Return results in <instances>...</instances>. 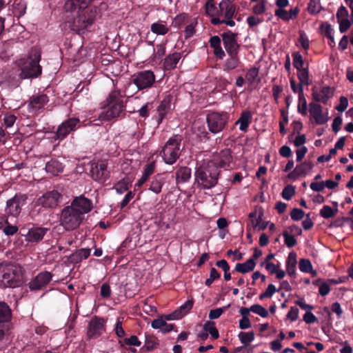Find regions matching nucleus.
Segmentation results:
<instances>
[{"label":"nucleus","instance_id":"nucleus-1","mask_svg":"<svg viewBox=\"0 0 353 353\" xmlns=\"http://www.w3.org/2000/svg\"><path fill=\"white\" fill-rule=\"evenodd\" d=\"M24 281V270L20 265L13 263L0 265V287L18 288Z\"/></svg>","mask_w":353,"mask_h":353},{"label":"nucleus","instance_id":"nucleus-2","mask_svg":"<svg viewBox=\"0 0 353 353\" xmlns=\"http://www.w3.org/2000/svg\"><path fill=\"white\" fill-rule=\"evenodd\" d=\"M41 58L40 52L36 49H31L26 57L17 61L18 70L20 71V79L37 77L41 73V67L39 65Z\"/></svg>","mask_w":353,"mask_h":353},{"label":"nucleus","instance_id":"nucleus-3","mask_svg":"<svg viewBox=\"0 0 353 353\" xmlns=\"http://www.w3.org/2000/svg\"><path fill=\"white\" fill-rule=\"evenodd\" d=\"M219 171L214 163L203 164L195 172L198 185L203 189H210L217 183Z\"/></svg>","mask_w":353,"mask_h":353},{"label":"nucleus","instance_id":"nucleus-4","mask_svg":"<svg viewBox=\"0 0 353 353\" xmlns=\"http://www.w3.org/2000/svg\"><path fill=\"white\" fill-rule=\"evenodd\" d=\"M182 139L181 135L175 134L167 141L160 152L165 163L172 165L176 161L181 154Z\"/></svg>","mask_w":353,"mask_h":353},{"label":"nucleus","instance_id":"nucleus-5","mask_svg":"<svg viewBox=\"0 0 353 353\" xmlns=\"http://www.w3.org/2000/svg\"><path fill=\"white\" fill-rule=\"evenodd\" d=\"M236 16V6L230 0H222L219 4L217 17H213L210 21L213 25L225 23L233 27L235 22L232 19Z\"/></svg>","mask_w":353,"mask_h":353},{"label":"nucleus","instance_id":"nucleus-6","mask_svg":"<svg viewBox=\"0 0 353 353\" xmlns=\"http://www.w3.org/2000/svg\"><path fill=\"white\" fill-rule=\"evenodd\" d=\"M299 82L298 85L294 79L290 80V86L292 91L299 94L298 110L302 114H307V100L303 93L304 87L309 85V77H306L305 72H301L298 74Z\"/></svg>","mask_w":353,"mask_h":353},{"label":"nucleus","instance_id":"nucleus-7","mask_svg":"<svg viewBox=\"0 0 353 353\" xmlns=\"http://www.w3.org/2000/svg\"><path fill=\"white\" fill-rule=\"evenodd\" d=\"M83 220L81 216L72 208L69 205L63 208L60 214V225L65 230L70 231L77 228Z\"/></svg>","mask_w":353,"mask_h":353},{"label":"nucleus","instance_id":"nucleus-8","mask_svg":"<svg viewBox=\"0 0 353 353\" xmlns=\"http://www.w3.org/2000/svg\"><path fill=\"white\" fill-rule=\"evenodd\" d=\"M228 120L229 115L226 112H212L206 118L208 129L213 134L221 132L225 128Z\"/></svg>","mask_w":353,"mask_h":353},{"label":"nucleus","instance_id":"nucleus-9","mask_svg":"<svg viewBox=\"0 0 353 353\" xmlns=\"http://www.w3.org/2000/svg\"><path fill=\"white\" fill-rule=\"evenodd\" d=\"M96 15L97 10L95 9H90L78 14L74 19L72 30L79 34L83 33L94 23Z\"/></svg>","mask_w":353,"mask_h":353},{"label":"nucleus","instance_id":"nucleus-10","mask_svg":"<svg viewBox=\"0 0 353 353\" xmlns=\"http://www.w3.org/2000/svg\"><path fill=\"white\" fill-rule=\"evenodd\" d=\"M124 109L123 102V101H117L114 104H112L108 110H104L100 113L99 115V118L97 121H99L101 123L103 121H108L111 119H113L120 115V114L123 112ZM100 123L97 122V120L94 119L91 121L87 125H100Z\"/></svg>","mask_w":353,"mask_h":353},{"label":"nucleus","instance_id":"nucleus-11","mask_svg":"<svg viewBox=\"0 0 353 353\" xmlns=\"http://www.w3.org/2000/svg\"><path fill=\"white\" fill-rule=\"evenodd\" d=\"M80 127V120L77 117H70L63 121L57 128L55 133L57 139L63 140L71 132Z\"/></svg>","mask_w":353,"mask_h":353},{"label":"nucleus","instance_id":"nucleus-12","mask_svg":"<svg viewBox=\"0 0 353 353\" xmlns=\"http://www.w3.org/2000/svg\"><path fill=\"white\" fill-rule=\"evenodd\" d=\"M26 194H16L6 202V213L12 216H17L21 213L22 207L26 204Z\"/></svg>","mask_w":353,"mask_h":353},{"label":"nucleus","instance_id":"nucleus-13","mask_svg":"<svg viewBox=\"0 0 353 353\" xmlns=\"http://www.w3.org/2000/svg\"><path fill=\"white\" fill-rule=\"evenodd\" d=\"M133 83L139 90L150 88L155 81V76L150 70L139 72L134 76Z\"/></svg>","mask_w":353,"mask_h":353},{"label":"nucleus","instance_id":"nucleus-14","mask_svg":"<svg viewBox=\"0 0 353 353\" xmlns=\"http://www.w3.org/2000/svg\"><path fill=\"white\" fill-rule=\"evenodd\" d=\"M105 321L104 319L97 316L92 317L88 325V336L91 339L97 338L101 336L105 332Z\"/></svg>","mask_w":353,"mask_h":353},{"label":"nucleus","instance_id":"nucleus-15","mask_svg":"<svg viewBox=\"0 0 353 353\" xmlns=\"http://www.w3.org/2000/svg\"><path fill=\"white\" fill-rule=\"evenodd\" d=\"M69 206L72 208L81 216L90 212L93 208L92 201L83 195L75 197Z\"/></svg>","mask_w":353,"mask_h":353},{"label":"nucleus","instance_id":"nucleus-16","mask_svg":"<svg viewBox=\"0 0 353 353\" xmlns=\"http://www.w3.org/2000/svg\"><path fill=\"white\" fill-rule=\"evenodd\" d=\"M61 198V195L58 191H49L38 199L37 203L45 208H54L58 205Z\"/></svg>","mask_w":353,"mask_h":353},{"label":"nucleus","instance_id":"nucleus-17","mask_svg":"<svg viewBox=\"0 0 353 353\" xmlns=\"http://www.w3.org/2000/svg\"><path fill=\"white\" fill-rule=\"evenodd\" d=\"M310 117L314 120L316 125H323L329 120L328 110L323 111V107L317 103H310Z\"/></svg>","mask_w":353,"mask_h":353},{"label":"nucleus","instance_id":"nucleus-18","mask_svg":"<svg viewBox=\"0 0 353 353\" xmlns=\"http://www.w3.org/2000/svg\"><path fill=\"white\" fill-rule=\"evenodd\" d=\"M52 274L48 271L39 273L29 283L31 290H40L45 288L52 280Z\"/></svg>","mask_w":353,"mask_h":353},{"label":"nucleus","instance_id":"nucleus-19","mask_svg":"<svg viewBox=\"0 0 353 353\" xmlns=\"http://www.w3.org/2000/svg\"><path fill=\"white\" fill-rule=\"evenodd\" d=\"M221 36L224 48L228 54H232L234 55V54H238L239 45L236 41V34L229 30L223 33Z\"/></svg>","mask_w":353,"mask_h":353},{"label":"nucleus","instance_id":"nucleus-20","mask_svg":"<svg viewBox=\"0 0 353 353\" xmlns=\"http://www.w3.org/2000/svg\"><path fill=\"white\" fill-rule=\"evenodd\" d=\"M49 101L48 97L45 94H38L32 95L28 103L29 112L36 113L43 108Z\"/></svg>","mask_w":353,"mask_h":353},{"label":"nucleus","instance_id":"nucleus-21","mask_svg":"<svg viewBox=\"0 0 353 353\" xmlns=\"http://www.w3.org/2000/svg\"><path fill=\"white\" fill-rule=\"evenodd\" d=\"M232 161L231 151L230 149L226 148L215 154L212 161L209 162V163H214L216 168L218 166L225 168L229 166Z\"/></svg>","mask_w":353,"mask_h":353},{"label":"nucleus","instance_id":"nucleus-22","mask_svg":"<svg viewBox=\"0 0 353 353\" xmlns=\"http://www.w3.org/2000/svg\"><path fill=\"white\" fill-rule=\"evenodd\" d=\"M48 229L41 227H33L28 230L27 234H24L26 241L30 243H37L41 241Z\"/></svg>","mask_w":353,"mask_h":353},{"label":"nucleus","instance_id":"nucleus-23","mask_svg":"<svg viewBox=\"0 0 353 353\" xmlns=\"http://www.w3.org/2000/svg\"><path fill=\"white\" fill-rule=\"evenodd\" d=\"M90 172L92 177L94 180L104 181L108 175L107 164L103 161L97 163L92 167Z\"/></svg>","mask_w":353,"mask_h":353},{"label":"nucleus","instance_id":"nucleus-24","mask_svg":"<svg viewBox=\"0 0 353 353\" xmlns=\"http://www.w3.org/2000/svg\"><path fill=\"white\" fill-rule=\"evenodd\" d=\"M172 97L167 96L165 97L157 108L158 123H160L165 116L170 112L172 109Z\"/></svg>","mask_w":353,"mask_h":353},{"label":"nucleus","instance_id":"nucleus-25","mask_svg":"<svg viewBox=\"0 0 353 353\" xmlns=\"http://www.w3.org/2000/svg\"><path fill=\"white\" fill-rule=\"evenodd\" d=\"M93 0H68L64 5V9L66 12H79L80 10L85 9Z\"/></svg>","mask_w":353,"mask_h":353},{"label":"nucleus","instance_id":"nucleus-26","mask_svg":"<svg viewBox=\"0 0 353 353\" xmlns=\"http://www.w3.org/2000/svg\"><path fill=\"white\" fill-rule=\"evenodd\" d=\"M170 30L167 22L163 20H159L150 25V31L157 36H164L169 32Z\"/></svg>","mask_w":353,"mask_h":353},{"label":"nucleus","instance_id":"nucleus-27","mask_svg":"<svg viewBox=\"0 0 353 353\" xmlns=\"http://www.w3.org/2000/svg\"><path fill=\"white\" fill-rule=\"evenodd\" d=\"M332 94L330 87H323L321 90L317 91L313 89L312 96L314 100L326 104Z\"/></svg>","mask_w":353,"mask_h":353},{"label":"nucleus","instance_id":"nucleus-28","mask_svg":"<svg viewBox=\"0 0 353 353\" xmlns=\"http://www.w3.org/2000/svg\"><path fill=\"white\" fill-rule=\"evenodd\" d=\"M181 58V55L179 52H174L169 54L164 60V68L166 70H170L175 68Z\"/></svg>","mask_w":353,"mask_h":353},{"label":"nucleus","instance_id":"nucleus-29","mask_svg":"<svg viewBox=\"0 0 353 353\" xmlns=\"http://www.w3.org/2000/svg\"><path fill=\"white\" fill-rule=\"evenodd\" d=\"M165 182V179L163 174H157L151 181L149 190L155 194H159L161 192L163 185Z\"/></svg>","mask_w":353,"mask_h":353},{"label":"nucleus","instance_id":"nucleus-30","mask_svg":"<svg viewBox=\"0 0 353 353\" xmlns=\"http://www.w3.org/2000/svg\"><path fill=\"white\" fill-rule=\"evenodd\" d=\"M229 58L226 59L224 65L223 70L227 72H230L238 68L241 64L240 59L238 54H229Z\"/></svg>","mask_w":353,"mask_h":353},{"label":"nucleus","instance_id":"nucleus-31","mask_svg":"<svg viewBox=\"0 0 353 353\" xmlns=\"http://www.w3.org/2000/svg\"><path fill=\"white\" fill-rule=\"evenodd\" d=\"M252 114L250 111H243L236 124H239V130L246 132L252 120Z\"/></svg>","mask_w":353,"mask_h":353},{"label":"nucleus","instance_id":"nucleus-32","mask_svg":"<svg viewBox=\"0 0 353 353\" xmlns=\"http://www.w3.org/2000/svg\"><path fill=\"white\" fill-rule=\"evenodd\" d=\"M63 167L62 163L56 159H52L48 161L46 165V170L47 172L52 175H57L62 172Z\"/></svg>","mask_w":353,"mask_h":353},{"label":"nucleus","instance_id":"nucleus-33","mask_svg":"<svg viewBox=\"0 0 353 353\" xmlns=\"http://www.w3.org/2000/svg\"><path fill=\"white\" fill-rule=\"evenodd\" d=\"M292 58L293 65L297 70V74L301 72H305L306 77H309L307 69L303 68L304 61L302 55L299 52H295L292 54Z\"/></svg>","mask_w":353,"mask_h":353},{"label":"nucleus","instance_id":"nucleus-34","mask_svg":"<svg viewBox=\"0 0 353 353\" xmlns=\"http://www.w3.org/2000/svg\"><path fill=\"white\" fill-rule=\"evenodd\" d=\"M312 284L314 287L318 288V292L322 296L327 295L330 292L329 284L322 279L313 281Z\"/></svg>","mask_w":353,"mask_h":353},{"label":"nucleus","instance_id":"nucleus-35","mask_svg":"<svg viewBox=\"0 0 353 353\" xmlns=\"http://www.w3.org/2000/svg\"><path fill=\"white\" fill-rule=\"evenodd\" d=\"M11 316L12 312L8 305L3 301L0 302V323L8 322Z\"/></svg>","mask_w":353,"mask_h":353},{"label":"nucleus","instance_id":"nucleus-36","mask_svg":"<svg viewBox=\"0 0 353 353\" xmlns=\"http://www.w3.org/2000/svg\"><path fill=\"white\" fill-rule=\"evenodd\" d=\"M256 265L255 261L253 259H249L245 263H237L235 267V270L242 274L252 271Z\"/></svg>","mask_w":353,"mask_h":353},{"label":"nucleus","instance_id":"nucleus-37","mask_svg":"<svg viewBox=\"0 0 353 353\" xmlns=\"http://www.w3.org/2000/svg\"><path fill=\"white\" fill-rule=\"evenodd\" d=\"M191 176V169L188 167H181L176 172V183L187 182Z\"/></svg>","mask_w":353,"mask_h":353},{"label":"nucleus","instance_id":"nucleus-38","mask_svg":"<svg viewBox=\"0 0 353 353\" xmlns=\"http://www.w3.org/2000/svg\"><path fill=\"white\" fill-rule=\"evenodd\" d=\"M296 254L290 252L287 259V271L289 275H293L295 273L296 265Z\"/></svg>","mask_w":353,"mask_h":353},{"label":"nucleus","instance_id":"nucleus-39","mask_svg":"<svg viewBox=\"0 0 353 353\" xmlns=\"http://www.w3.org/2000/svg\"><path fill=\"white\" fill-rule=\"evenodd\" d=\"M259 69L256 67H252L248 70L245 74L246 80L250 83L253 84L255 82H259Z\"/></svg>","mask_w":353,"mask_h":353},{"label":"nucleus","instance_id":"nucleus-40","mask_svg":"<svg viewBox=\"0 0 353 353\" xmlns=\"http://www.w3.org/2000/svg\"><path fill=\"white\" fill-rule=\"evenodd\" d=\"M203 330L209 333L214 339H216L219 336V331L215 327L214 321H206L203 325Z\"/></svg>","mask_w":353,"mask_h":353},{"label":"nucleus","instance_id":"nucleus-41","mask_svg":"<svg viewBox=\"0 0 353 353\" xmlns=\"http://www.w3.org/2000/svg\"><path fill=\"white\" fill-rule=\"evenodd\" d=\"M205 10L206 14L212 18L218 17L219 8L215 6L214 0H208L206 1Z\"/></svg>","mask_w":353,"mask_h":353},{"label":"nucleus","instance_id":"nucleus-42","mask_svg":"<svg viewBox=\"0 0 353 353\" xmlns=\"http://www.w3.org/2000/svg\"><path fill=\"white\" fill-rule=\"evenodd\" d=\"M238 337L243 346H250V343L254 339V333L253 332H241L239 334Z\"/></svg>","mask_w":353,"mask_h":353},{"label":"nucleus","instance_id":"nucleus-43","mask_svg":"<svg viewBox=\"0 0 353 353\" xmlns=\"http://www.w3.org/2000/svg\"><path fill=\"white\" fill-rule=\"evenodd\" d=\"M337 209L334 211L330 206L324 205L320 210V215L324 219H330L334 216Z\"/></svg>","mask_w":353,"mask_h":353},{"label":"nucleus","instance_id":"nucleus-44","mask_svg":"<svg viewBox=\"0 0 353 353\" xmlns=\"http://www.w3.org/2000/svg\"><path fill=\"white\" fill-rule=\"evenodd\" d=\"M295 194V188L292 185H288L285 186L282 192L281 196L285 200H290Z\"/></svg>","mask_w":353,"mask_h":353},{"label":"nucleus","instance_id":"nucleus-45","mask_svg":"<svg viewBox=\"0 0 353 353\" xmlns=\"http://www.w3.org/2000/svg\"><path fill=\"white\" fill-rule=\"evenodd\" d=\"M114 188L117 192L122 194L129 188V183L127 180L122 179L114 185Z\"/></svg>","mask_w":353,"mask_h":353},{"label":"nucleus","instance_id":"nucleus-46","mask_svg":"<svg viewBox=\"0 0 353 353\" xmlns=\"http://www.w3.org/2000/svg\"><path fill=\"white\" fill-rule=\"evenodd\" d=\"M153 56L154 59H161L165 53V43H160L152 48Z\"/></svg>","mask_w":353,"mask_h":353},{"label":"nucleus","instance_id":"nucleus-47","mask_svg":"<svg viewBox=\"0 0 353 353\" xmlns=\"http://www.w3.org/2000/svg\"><path fill=\"white\" fill-rule=\"evenodd\" d=\"M262 215L263 213L261 212L258 214L256 211L252 212L249 214V217L252 219V225L253 228H256L259 225L262 220Z\"/></svg>","mask_w":353,"mask_h":353},{"label":"nucleus","instance_id":"nucleus-48","mask_svg":"<svg viewBox=\"0 0 353 353\" xmlns=\"http://www.w3.org/2000/svg\"><path fill=\"white\" fill-rule=\"evenodd\" d=\"M251 311L263 318L267 317L268 316V310L265 307L259 304H254L252 305Z\"/></svg>","mask_w":353,"mask_h":353},{"label":"nucleus","instance_id":"nucleus-49","mask_svg":"<svg viewBox=\"0 0 353 353\" xmlns=\"http://www.w3.org/2000/svg\"><path fill=\"white\" fill-rule=\"evenodd\" d=\"M309 170V165L306 163H302L297 165L294 170V173L297 176H305Z\"/></svg>","mask_w":353,"mask_h":353},{"label":"nucleus","instance_id":"nucleus-50","mask_svg":"<svg viewBox=\"0 0 353 353\" xmlns=\"http://www.w3.org/2000/svg\"><path fill=\"white\" fill-rule=\"evenodd\" d=\"M120 91L118 90H112L108 95L106 101L108 105L114 104L117 101H121L119 100V97H120Z\"/></svg>","mask_w":353,"mask_h":353},{"label":"nucleus","instance_id":"nucleus-51","mask_svg":"<svg viewBox=\"0 0 353 353\" xmlns=\"http://www.w3.org/2000/svg\"><path fill=\"white\" fill-rule=\"evenodd\" d=\"M282 235L285 239V243L288 248H292L296 245V241L294 236L290 234L288 231H284Z\"/></svg>","mask_w":353,"mask_h":353},{"label":"nucleus","instance_id":"nucleus-52","mask_svg":"<svg viewBox=\"0 0 353 353\" xmlns=\"http://www.w3.org/2000/svg\"><path fill=\"white\" fill-rule=\"evenodd\" d=\"M276 291V289L275 286L273 284H269L265 291L260 294L259 299L262 300L265 298H270Z\"/></svg>","mask_w":353,"mask_h":353},{"label":"nucleus","instance_id":"nucleus-53","mask_svg":"<svg viewBox=\"0 0 353 353\" xmlns=\"http://www.w3.org/2000/svg\"><path fill=\"white\" fill-rule=\"evenodd\" d=\"M332 28L330 24H327L325 28V37L329 39L330 41L328 43L329 46L331 47L334 46L335 45V41L334 39V36L332 34Z\"/></svg>","mask_w":353,"mask_h":353},{"label":"nucleus","instance_id":"nucleus-54","mask_svg":"<svg viewBox=\"0 0 353 353\" xmlns=\"http://www.w3.org/2000/svg\"><path fill=\"white\" fill-rule=\"evenodd\" d=\"M228 307H228H219L214 310H211L209 312V318L210 319H216L219 318Z\"/></svg>","mask_w":353,"mask_h":353},{"label":"nucleus","instance_id":"nucleus-55","mask_svg":"<svg viewBox=\"0 0 353 353\" xmlns=\"http://www.w3.org/2000/svg\"><path fill=\"white\" fill-rule=\"evenodd\" d=\"M17 120L16 116L12 114L7 113L4 114L3 123L6 128H11Z\"/></svg>","mask_w":353,"mask_h":353},{"label":"nucleus","instance_id":"nucleus-56","mask_svg":"<svg viewBox=\"0 0 353 353\" xmlns=\"http://www.w3.org/2000/svg\"><path fill=\"white\" fill-rule=\"evenodd\" d=\"M90 254L89 249H81L73 254V257L77 260H82L87 259Z\"/></svg>","mask_w":353,"mask_h":353},{"label":"nucleus","instance_id":"nucleus-57","mask_svg":"<svg viewBox=\"0 0 353 353\" xmlns=\"http://www.w3.org/2000/svg\"><path fill=\"white\" fill-rule=\"evenodd\" d=\"M305 213L299 208H294L290 212V217L293 221H299L303 218Z\"/></svg>","mask_w":353,"mask_h":353},{"label":"nucleus","instance_id":"nucleus-58","mask_svg":"<svg viewBox=\"0 0 353 353\" xmlns=\"http://www.w3.org/2000/svg\"><path fill=\"white\" fill-rule=\"evenodd\" d=\"M349 15L348 10L344 6H341L336 14V17L338 21L343 20V19H347Z\"/></svg>","mask_w":353,"mask_h":353},{"label":"nucleus","instance_id":"nucleus-59","mask_svg":"<svg viewBox=\"0 0 353 353\" xmlns=\"http://www.w3.org/2000/svg\"><path fill=\"white\" fill-rule=\"evenodd\" d=\"M193 306V301L192 300H188L185 302L181 307H180V311H179V314L181 315V317L188 313L192 307Z\"/></svg>","mask_w":353,"mask_h":353},{"label":"nucleus","instance_id":"nucleus-60","mask_svg":"<svg viewBox=\"0 0 353 353\" xmlns=\"http://www.w3.org/2000/svg\"><path fill=\"white\" fill-rule=\"evenodd\" d=\"M338 23L339 24V31L341 33L347 32L351 26V22L348 19L338 21Z\"/></svg>","mask_w":353,"mask_h":353},{"label":"nucleus","instance_id":"nucleus-61","mask_svg":"<svg viewBox=\"0 0 353 353\" xmlns=\"http://www.w3.org/2000/svg\"><path fill=\"white\" fill-rule=\"evenodd\" d=\"M348 106V100L347 97L341 96L339 99V104L336 107L339 112H344Z\"/></svg>","mask_w":353,"mask_h":353},{"label":"nucleus","instance_id":"nucleus-62","mask_svg":"<svg viewBox=\"0 0 353 353\" xmlns=\"http://www.w3.org/2000/svg\"><path fill=\"white\" fill-rule=\"evenodd\" d=\"M124 342L128 345H133V346H137V347L140 346L141 344V343L139 340L138 337L134 335L131 336L129 338H125L124 339Z\"/></svg>","mask_w":353,"mask_h":353},{"label":"nucleus","instance_id":"nucleus-63","mask_svg":"<svg viewBox=\"0 0 353 353\" xmlns=\"http://www.w3.org/2000/svg\"><path fill=\"white\" fill-rule=\"evenodd\" d=\"M275 15L285 21L292 19V16H290L289 12L283 10V8H279V9L276 10Z\"/></svg>","mask_w":353,"mask_h":353},{"label":"nucleus","instance_id":"nucleus-64","mask_svg":"<svg viewBox=\"0 0 353 353\" xmlns=\"http://www.w3.org/2000/svg\"><path fill=\"white\" fill-rule=\"evenodd\" d=\"M342 122L343 119L340 116H337L334 119L332 124V128L334 132L336 133L340 130Z\"/></svg>","mask_w":353,"mask_h":353}]
</instances>
